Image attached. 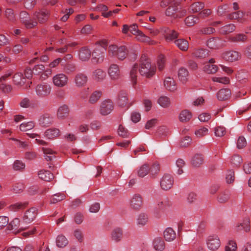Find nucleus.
Wrapping results in <instances>:
<instances>
[{"mask_svg": "<svg viewBox=\"0 0 251 251\" xmlns=\"http://www.w3.org/2000/svg\"><path fill=\"white\" fill-rule=\"evenodd\" d=\"M192 139L190 136H186L182 139L180 142V146L181 147L186 148L190 146L192 143Z\"/></svg>", "mask_w": 251, "mask_h": 251, "instance_id": "59", "label": "nucleus"}, {"mask_svg": "<svg viewBox=\"0 0 251 251\" xmlns=\"http://www.w3.org/2000/svg\"><path fill=\"white\" fill-rule=\"evenodd\" d=\"M69 113L68 106L66 105H63L60 106L57 111V117L59 119H63L67 117Z\"/></svg>", "mask_w": 251, "mask_h": 251, "instance_id": "26", "label": "nucleus"}, {"mask_svg": "<svg viewBox=\"0 0 251 251\" xmlns=\"http://www.w3.org/2000/svg\"><path fill=\"white\" fill-rule=\"evenodd\" d=\"M209 51L206 49H197L192 54L196 58H204L209 55Z\"/></svg>", "mask_w": 251, "mask_h": 251, "instance_id": "30", "label": "nucleus"}, {"mask_svg": "<svg viewBox=\"0 0 251 251\" xmlns=\"http://www.w3.org/2000/svg\"><path fill=\"white\" fill-rule=\"evenodd\" d=\"M225 41L219 38H210L207 41V46L211 49H219L224 46Z\"/></svg>", "mask_w": 251, "mask_h": 251, "instance_id": "10", "label": "nucleus"}, {"mask_svg": "<svg viewBox=\"0 0 251 251\" xmlns=\"http://www.w3.org/2000/svg\"><path fill=\"white\" fill-rule=\"evenodd\" d=\"M235 26L233 24H229L220 28L219 32L221 34L226 35L233 32Z\"/></svg>", "mask_w": 251, "mask_h": 251, "instance_id": "35", "label": "nucleus"}, {"mask_svg": "<svg viewBox=\"0 0 251 251\" xmlns=\"http://www.w3.org/2000/svg\"><path fill=\"white\" fill-rule=\"evenodd\" d=\"M148 216L145 213H141L139 215L138 219V224L142 226L145 225L148 221Z\"/></svg>", "mask_w": 251, "mask_h": 251, "instance_id": "63", "label": "nucleus"}, {"mask_svg": "<svg viewBox=\"0 0 251 251\" xmlns=\"http://www.w3.org/2000/svg\"><path fill=\"white\" fill-rule=\"evenodd\" d=\"M178 5L176 3H172L167 8L165 14L167 16L173 17L174 18H181L186 13V11H179Z\"/></svg>", "mask_w": 251, "mask_h": 251, "instance_id": "3", "label": "nucleus"}, {"mask_svg": "<svg viewBox=\"0 0 251 251\" xmlns=\"http://www.w3.org/2000/svg\"><path fill=\"white\" fill-rule=\"evenodd\" d=\"M112 240L118 242L121 240L123 236L122 230L119 227L115 228L111 233Z\"/></svg>", "mask_w": 251, "mask_h": 251, "instance_id": "42", "label": "nucleus"}, {"mask_svg": "<svg viewBox=\"0 0 251 251\" xmlns=\"http://www.w3.org/2000/svg\"><path fill=\"white\" fill-rule=\"evenodd\" d=\"M188 75L189 72L185 68L181 67L178 71V77L183 83H185L187 81Z\"/></svg>", "mask_w": 251, "mask_h": 251, "instance_id": "31", "label": "nucleus"}, {"mask_svg": "<svg viewBox=\"0 0 251 251\" xmlns=\"http://www.w3.org/2000/svg\"><path fill=\"white\" fill-rule=\"evenodd\" d=\"M108 74L111 79H118L120 75L118 66L116 64H111L108 69Z\"/></svg>", "mask_w": 251, "mask_h": 251, "instance_id": "19", "label": "nucleus"}, {"mask_svg": "<svg viewBox=\"0 0 251 251\" xmlns=\"http://www.w3.org/2000/svg\"><path fill=\"white\" fill-rule=\"evenodd\" d=\"M35 126V123L34 122L30 121L27 123H24L21 124L19 126L20 130L22 131H26L32 129Z\"/></svg>", "mask_w": 251, "mask_h": 251, "instance_id": "44", "label": "nucleus"}, {"mask_svg": "<svg viewBox=\"0 0 251 251\" xmlns=\"http://www.w3.org/2000/svg\"><path fill=\"white\" fill-rule=\"evenodd\" d=\"M156 70V69L155 66H153L152 68L149 69L143 68L142 67V68H140L139 69V72L141 75L145 76L148 78H151L155 75Z\"/></svg>", "mask_w": 251, "mask_h": 251, "instance_id": "21", "label": "nucleus"}, {"mask_svg": "<svg viewBox=\"0 0 251 251\" xmlns=\"http://www.w3.org/2000/svg\"><path fill=\"white\" fill-rule=\"evenodd\" d=\"M230 198V194L228 191L221 193L218 197V201L220 203H225L228 201Z\"/></svg>", "mask_w": 251, "mask_h": 251, "instance_id": "48", "label": "nucleus"}, {"mask_svg": "<svg viewBox=\"0 0 251 251\" xmlns=\"http://www.w3.org/2000/svg\"><path fill=\"white\" fill-rule=\"evenodd\" d=\"M204 7V4L202 2H196L192 3L190 7V11L193 13H197L202 10Z\"/></svg>", "mask_w": 251, "mask_h": 251, "instance_id": "37", "label": "nucleus"}, {"mask_svg": "<svg viewBox=\"0 0 251 251\" xmlns=\"http://www.w3.org/2000/svg\"><path fill=\"white\" fill-rule=\"evenodd\" d=\"M56 243L58 247L64 248L68 244V241L64 235H59L56 238Z\"/></svg>", "mask_w": 251, "mask_h": 251, "instance_id": "43", "label": "nucleus"}, {"mask_svg": "<svg viewBox=\"0 0 251 251\" xmlns=\"http://www.w3.org/2000/svg\"><path fill=\"white\" fill-rule=\"evenodd\" d=\"M236 230L237 231L241 230H244L246 232L249 231L250 230L249 220L248 219H246L243 223H241L237 226Z\"/></svg>", "mask_w": 251, "mask_h": 251, "instance_id": "46", "label": "nucleus"}, {"mask_svg": "<svg viewBox=\"0 0 251 251\" xmlns=\"http://www.w3.org/2000/svg\"><path fill=\"white\" fill-rule=\"evenodd\" d=\"M174 184V178L171 175L166 174L164 175L160 181V186L162 189L168 190L171 189Z\"/></svg>", "mask_w": 251, "mask_h": 251, "instance_id": "9", "label": "nucleus"}, {"mask_svg": "<svg viewBox=\"0 0 251 251\" xmlns=\"http://www.w3.org/2000/svg\"><path fill=\"white\" fill-rule=\"evenodd\" d=\"M39 177L46 181H50L54 178L52 173L49 171L41 170L38 173Z\"/></svg>", "mask_w": 251, "mask_h": 251, "instance_id": "23", "label": "nucleus"}, {"mask_svg": "<svg viewBox=\"0 0 251 251\" xmlns=\"http://www.w3.org/2000/svg\"><path fill=\"white\" fill-rule=\"evenodd\" d=\"M118 135L122 138H127L129 133L128 130L122 125H120L117 130Z\"/></svg>", "mask_w": 251, "mask_h": 251, "instance_id": "49", "label": "nucleus"}, {"mask_svg": "<svg viewBox=\"0 0 251 251\" xmlns=\"http://www.w3.org/2000/svg\"><path fill=\"white\" fill-rule=\"evenodd\" d=\"M30 145L28 142L23 141L17 139V148L22 149L23 150H27L30 148Z\"/></svg>", "mask_w": 251, "mask_h": 251, "instance_id": "53", "label": "nucleus"}, {"mask_svg": "<svg viewBox=\"0 0 251 251\" xmlns=\"http://www.w3.org/2000/svg\"><path fill=\"white\" fill-rule=\"evenodd\" d=\"M91 54V51L86 47H82L79 50V57L82 61L88 60Z\"/></svg>", "mask_w": 251, "mask_h": 251, "instance_id": "24", "label": "nucleus"}, {"mask_svg": "<svg viewBox=\"0 0 251 251\" xmlns=\"http://www.w3.org/2000/svg\"><path fill=\"white\" fill-rule=\"evenodd\" d=\"M226 133V128L223 126H218L215 128V134L216 136L222 137Z\"/></svg>", "mask_w": 251, "mask_h": 251, "instance_id": "64", "label": "nucleus"}, {"mask_svg": "<svg viewBox=\"0 0 251 251\" xmlns=\"http://www.w3.org/2000/svg\"><path fill=\"white\" fill-rule=\"evenodd\" d=\"M222 59L226 61L233 62L238 60L241 58V55L240 52L230 50L223 52L221 55Z\"/></svg>", "mask_w": 251, "mask_h": 251, "instance_id": "5", "label": "nucleus"}, {"mask_svg": "<svg viewBox=\"0 0 251 251\" xmlns=\"http://www.w3.org/2000/svg\"><path fill=\"white\" fill-rule=\"evenodd\" d=\"M160 170V167L159 164L157 163H155L152 165L151 167H150V172L151 175L153 177L158 174Z\"/></svg>", "mask_w": 251, "mask_h": 251, "instance_id": "60", "label": "nucleus"}, {"mask_svg": "<svg viewBox=\"0 0 251 251\" xmlns=\"http://www.w3.org/2000/svg\"><path fill=\"white\" fill-rule=\"evenodd\" d=\"M244 16V13L242 11H238L237 12H233L232 13L229 14L227 15V18L230 20L235 19L238 20L241 19Z\"/></svg>", "mask_w": 251, "mask_h": 251, "instance_id": "57", "label": "nucleus"}, {"mask_svg": "<svg viewBox=\"0 0 251 251\" xmlns=\"http://www.w3.org/2000/svg\"><path fill=\"white\" fill-rule=\"evenodd\" d=\"M92 61L94 64H98L102 62L104 57V52L101 49H95L92 52Z\"/></svg>", "mask_w": 251, "mask_h": 251, "instance_id": "13", "label": "nucleus"}, {"mask_svg": "<svg viewBox=\"0 0 251 251\" xmlns=\"http://www.w3.org/2000/svg\"><path fill=\"white\" fill-rule=\"evenodd\" d=\"M127 102L128 98L126 92L124 90L121 91L118 94L119 106L122 107H125L127 105Z\"/></svg>", "mask_w": 251, "mask_h": 251, "instance_id": "20", "label": "nucleus"}, {"mask_svg": "<svg viewBox=\"0 0 251 251\" xmlns=\"http://www.w3.org/2000/svg\"><path fill=\"white\" fill-rule=\"evenodd\" d=\"M231 95V93L229 89H222L217 93V98L219 100L224 101L227 100Z\"/></svg>", "mask_w": 251, "mask_h": 251, "instance_id": "18", "label": "nucleus"}, {"mask_svg": "<svg viewBox=\"0 0 251 251\" xmlns=\"http://www.w3.org/2000/svg\"><path fill=\"white\" fill-rule=\"evenodd\" d=\"M153 246L155 250L162 251L165 248V243L161 237H157L153 241Z\"/></svg>", "mask_w": 251, "mask_h": 251, "instance_id": "32", "label": "nucleus"}, {"mask_svg": "<svg viewBox=\"0 0 251 251\" xmlns=\"http://www.w3.org/2000/svg\"><path fill=\"white\" fill-rule=\"evenodd\" d=\"M140 62V68H142L143 67V68L149 69L152 68L153 66L151 65L150 59L145 54L141 56Z\"/></svg>", "mask_w": 251, "mask_h": 251, "instance_id": "33", "label": "nucleus"}, {"mask_svg": "<svg viewBox=\"0 0 251 251\" xmlns=\"http://www.w3.org/2000/svg\"><path fill=\"white\" fill-rule=\"evenodd\" d=\"M51 89L49 84L44 83L37 85L35 88V91L38 97L44 98L50 94Z\"/></svg>", "mask_w": 251, "mask_h": 251, "instance_id": "7", "label": "nucleus"}, {"mask_svg": "<svg viewBox=\"0 0 251 251\" xmlns=\"http://www.w3.org/2000/svg\"><path fill=\"white\" fill-rule=\"evenodd\" d=\"M88 81L87 75L83 73H78L76 74L74 78V82L77 87L85 86Z\"/></svg>", "mask_w": 251, "mask_h": 251, "instance_id": "12", "label": "nucleus"}, {"mask_svg": "<svg viewBox=\"0 0 251 251\" xmlns=\"http://www.w3.org/2000/svg\"><path fill=\"white\" fill-rule=\"evenodd\" d=\"M143 204V199L139 194H135L130 201L131 207L135 210L139 209Z\"/></svg>", "mask_w": 251, "mask_h": 251, "instance_id": "16", "label": "nucleus"}, {"mask_svg": "<svg viewBox=\"0 0 251 251\" xmlns=\"http://www.w3.org/2000/svg\"><path fill=\"white\" fill-rule=\"evenodd\" d=\"M60 134V130L56 128H50L47 129L45 132V135L49 139H52L59 136Z\"/></svg>", "mask_w": 251, "mask_h": 251, "instance_id": "27", "label": "nucleus"}, {"mask_svg": "<svg viewBox=\"0 0 251 251\" xmlns=\"http://www.w3.org/2000/svg\"><path fill=\"white\" fill-rule=\"evenodd\" d=\"M229 5L227 4L219 6L217 10V13L219 15L223 16L229 12Z\"/></svg>", "mask_w": 251, "mask_h": 251, "instance_id": "55", "label": "nucleus"}, {"mask_svg": "<svg viewBox=\"0 0 251 251\" xmlns=\"http://www.w3.org/2000/svg\"><path fill=\"white\" fill-rule=\"evenodd\" d=\"M45 70V66L42 64L35 65L33 68V73L35 75H39Z\"/></svg>", "mask_w": 251, "mask_h": 251, "instance_id": "61", "label": "nucleus"}, {"mask_svg": "<svg viewBox=\"0 0 251 251\" xmlns=\"http://www.w3.org/2000/svg\"><path fill=\"white\" fill-rule=\"evenodd\" d=\"M158 103L163 107H168L170 104L169 98L166 96L160 97L158 100Z\"/></svg>", "mask_w": 251, "mask_h": 251, "instance_id": "51", "label": "nucleus"}, {"mask_svg": "<svg viewBox=\"0 0 251 251\" xmlns=\"http://www.w3.org/2000/svg\"><path fill=\"white\" fill-rule=\"evenodd\" d=\"M242 162V157L239 155L235 154L231 159V163L235 167L239 166Z\"/></svg>", "mask_w": 251, "mask_h": 251, "instance_id": "56", "label": "nucleus"}, {"mask_svg": "<svg viewBox=\"0 0 251 251\" xmlns=\"http://www.w3.org/2000/svg\"><path fill=\"white\" fill-rule=\"evenodd\" d=\"M175 43L176 46L181 50L186 51L189 47V44L187 41L184 39H179L175 40Z\"/></svg>", "mask_w": 251, "mask_h": 251, "instance_id": "34", "label": "nucleus"}, {"mask_svg": "<svg viewBox=\"0 0 251 251\" xmlns=\"http://www.w3.org/2000/svg\"><path fill=\"white\" fill-rule=\"evenodd\" d=\"M248 37L242 33L237 34L229 38V40L233 42H245L247 41Z\"/></svg>", "mask_w": 251, "mask_h": 251, "instance_id": "36", "label": "nucleus"}, {"mask_svg": "<svg viewBox=\"0 0 251 251\" xmlns=\"http://www.w3.org/2000/svg\"><path fill=\"white\" fill-rule=\"evenodd\" d=\"M206 245L209 250L215 251L217 250L220 247L221 241L217 235H210L207 238Z\"/></svg>", "mask_w": 251, "mask_h": 251, "instance_id": "6", "label": "nucleus"}, {"mask_svg": "<svg viewBox=\"0 0 251 251\" xmlns=\"http://www.w3.org/2000/svg\"><path fill=\"white\" fill-rule=\"evenodd\" d=\"M53 118L49 114L46 113L41 116L39 120V124L43 127H48L53 123Z\"/></svg>", "mask_w": 251, "mask_h": 251, "instance_id": "17", "label": "nucleus"}, {"mask_svg": "<svg viewBox=\"0 0 251 251\" xmlns=\"http://www.w3.org/2000/svg\"><path fill=\"white\" fill-rule=\"evenodd\" d=\"M113 103L110 100H106L101 103L100 106V113L101 115H107L113 110Z\"/></svg>", "mask_w": 251, "mask_h": 251, "instance_id": "8", "label": "nucleus"}, {"mask_svg": "<svg viewBox=\"0 0 251 251\" xmlns=\"http://www.w3.org/2000/svg\"><path fill=\"white\" fill-rule=\"evenodd\" d=\"M138 70H139L138 65L137 64H135L132 67L130 73L131 81H132L133 86L137 82V74Z\"/></svg>", "mask_w": 251, "mask_h": 251, "instance_id": "40", "label": "nucleus"}, {"mask_svg": "<svg viewBox=\"0 0 251 251\" xmlns=\"http://www.w3.org/2000/svg\"><path fill=\"white\" fill-rule=\"evenodd\" d=\"M150 167L148 164H143L138 171V176L141 177H144L150 173Z\"/></svg>", "mask_w": 251, "mask_h": 251, "instance_id": "41", "label": "nucleus"}, {"mask_svg": "<svg viewBox=\"0 0 251 251\" xmlns=\"http://www.w3.org/2000/svg\"><path fill=\"white\" fill-rule=\"evenodd\" d=\"M37 215L36 209L35 208H31L26 211L23 217L24 222L26 225H28L32 222Z\"/></svg>", "mask_w": 251, "mask_h": 251, "instance_id": "15", "label": "nucleus"}, {"mask_svg": "<svg viewBox=\"0 0 251 251\" xmlns=\"http://www.w3.org/2000/svg\"><path fill=\"white\" fill-rule=\"evenodd\" d=\"M52 80L55 86L62 87L67 84L68 78L65 75L59 74L54 76Z\"/></svg>", "mask_w": 251, "mask_h": 251, "instance_id": "11", "label": "nucleus"}, {"mask_svg": "<svg viewBox=\"0 0 251 251\" xmlns=\"http://www.w3.org/2000/svg\"><path fill=\"white\" fill-rule=\"evenodd\" d=\"M164 86L170 91H174L176 89L175 81L170 77L166 78L164 80Z\"/></svg>", "mask_w": 251, "mask_h": 251, "instance_id": "29", "label": "nucleus"}, {"mask_svg": "<svg viewBox=\"0 0 251 251\" xmlns=\"http://www.w3.org/2000/svg\"><path fill=\"white\" fill-rule=\"evenodd\" d=\"M105 76L106 73L101 69H98L93 72V78L97 81H101Z\"/></svg>", "mask_w": 251, "mask_h": 251, "instance_id": "39", "label": "nucleus"}, {"mask_svg": "<svg viewBox=\"0 0 251 251\" xmlns=\"http://www.w3.org/2000/svg\"><path fill=\"white\" fill-rule=\"evenodd\" d=\"M198 21L199 18L198 17H194L191 15L185 18V23L188 26H192L197 23Z\"/></svg>", "mask_w": 251, "mask_h": 251, "instance_id": "47", "label": "nucleus"}, {"mask_svg": "<svg viewBox=\"0 0 251 251\" xmlns=\"http://www.w3.org/2000/svg\"><path fill=\"white\" fill-rule=\"evenodd\" d=\"M108 51L112 56L116 57L120 60H124L128 53V50L126 46L118 47L116 45L109 46Z\"/></svg>", "mask_w": 251, "mask_h": 251, "instance_id": "2", "label": "nucleus"}, {"mask_svg": "<svg viewBox=\"0 0 251 251\" xmlns=\"http://www.w3.org/2000/svg\"><path fill=\"white\" fill-rule=\"evenodd\" d=\"M164 237L167 241L174 240L176 237V234L173 228L171 227L167 228L164 231Z\"/></svg>", "mask_w": 251, "mask_h": 251, "instance_id": "28", "label": "nucleus"}, {"mask_svg": "<svg viewBox=\"0 0 251 251\" xmlns=\"http://www.w3.org/2000/svg\"><path fill=\"white\" fill-rule=\"evenodd\" d=\"M5 15L9 21L14 22L15 21V14L13 9L7 8L5 11Z\"/></svg>", "mask_w": 251, "mask_h": 251, "instance_id": "52", "label": "nucleus"}, {"mask_svg": "<svg viewBox=\"0 0 251 251\" xmlns=\"http://www.w3.org/2000/svg\"><path fill=\"white\" fill-rule=\"evenodd\" d=\"M33 71L30 68H26L25 70L24 74L25 77L23 76L22 73H17V86H19L22 89H27L30 87L32 84L31 81L26 83V79H30L32 75Z\"/></svg>", "mask_w": 251, "mask_h": 251, "instance_id": "1", "label": "nucleus"}, {"mask_svg": "<svg viewBox=\"0 0 251 251\" xmlns=\"http://www.w3.org/2000/svg\"><path fill=\"white\" fill-rule=\"evenodd\" d=\"M49 12L48 10H41L34 13V16L40 23H44L48 19Z\"/></svg>", "mask_w": 251, "mask_h": 251, "instance_id": "22", "label": "nucleus"}, {"mask_svg": "<svg viewBox=\"0 0 251 251\" xmlns=\"http://www.w3.org/2000/svg\"><path fill=\"white\" fill-rule=\"evenodd\" d=\"M19 19L26 28H32L37 25V22L30 19L29 15L26 11H22L19 14Z\"/></svg>", "mask_w": 251, "mask_h": 251, "instance_id": "4", "label": "nucleus"}, {"mask_svg": "<svg viewBox=\"0 0 251 251\" xmlns=\"http://www.w3.org/2000/svg\"><path fill=\"white\" fill-rule=\"evenodd\" d=\"M192 118V114L188 110H182L179 116V120L181 122L189 121Z\"/></svg>", "mask_w": 251, "mask_h": 251, "instance_id": "38", "label": "nucleus"}, {"mask_svg": "<svg viewBox=\"0 0 251 251\" xmlns=\"http://www.w3.org/2000/svg\"><path fill=\"white\" fill-rule=\"evenodd\" d=\"M247 145V142L245 137L243 136H241L239 137L237 143V147L239 149H242L245 147Z\"/></svg>", "mask_w": 251, "mask_h": 251, "instance_id": "62", "label": "nucleus"}, {"mask_svg": "<svg viewBox=\"0 0 251 251\" xmlns=\"http://www.w3.org/2000/svg\"><path fill=\"white\" fill-rule=\"evenodd\" d=\"M203 70L207 74H214L218 70L217 66L213 64H206L203 67Z\"/></svg>", "mask_w": 251, "mask_h": 251, "instance_id": "50", "label": "nucleus"}, {"mask_svg": "<svg viewBox=\"0 0 251 251\" xmlns=\"http://www.w3.org/2000/svg\"><path fill=\"white\" fill-rule=\"evenodd\" d=\"M139 36L138 39L143 42L148 43L150 45H154L156 44V42L151 40L150 37L145 35L143 32Z\"/></svg>", "mask_w": 251, "mask_h": 251, "instance_id": "58", "label": "nucleus"}, {"mask_svg": "<svg viewBox=\"0 0 251 251\" xmlns=\"http://www.w3.org/2000/svg\"><path fill=\"white\" fill-rule=\"evenodd\" d=\"M172 203L168 198L162 199L158 202L154 208V211L158 213L160 211H163L171 206Z\"/></svg>", "mask_w": 251, "mask_h": 251, "instance_id": "14", "label": "nucleus"}, {"mask_svg": "<svg viewBox=\"0 0 251 251\" xmlns=\"http://www.w3.org/2000/svg\"><path fill=\"white\" fill-rule=\"evenodd\" d=\"M101 92L100 91H94L90 96L89 102L92 104L97 102L101 97Z\"/></svg>", "mask_w": 251, "mask_h": 251, "instance_id": "45", "label": "nucleus"}, {"mask_svg": "<svg viewBox=\"0 0 251 251\" xmlns=\"http://www.w3.org/2000/svg\"><path fill=\"white\" fill-rule=\"evenodd\" d=\"M178 33L175 30L172 29L167 35H165V39L166 41L170 42L176 39L178 37Z\"/></svg>", "mask_w": 251, "mask_h": 251, "instance_id": "54", "label": "nucleus"}, {"mask_svg": "<svg viewBox=\"0 0 251 251\" xmlns=\"http://www.w3.org/2000/svg\"><path fill=\"white\" fill-rule=\"evenodd\" d=\"M203 156L201 154H196L191 159V164L194 167H199L203 164Z\"/></svg>", "mask_w": 251, "mask_h": 251, "instance_id": "25", "label": "nucleus"}]
</instances>
